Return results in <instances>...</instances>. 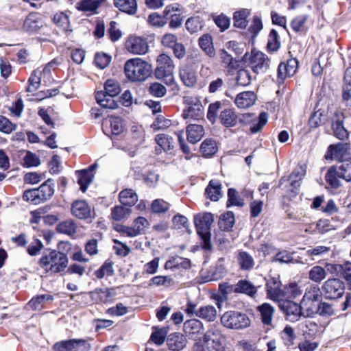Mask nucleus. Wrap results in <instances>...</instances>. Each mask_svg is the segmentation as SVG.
<instances>
[{
    "label": "nucleus",
    "instance_id": "nucleus-34",
    "mask_svg": "<svg viewBox=\"0 0 351 351\" xmlns=\"http://www.w3.org/2000/svg\"><path fill=\"white\" fill-rule=\"evenodd\" d=\"M237 261L242 270H251L254 265V258L247 252L240 251L238 252Z\"/></svg>",
    "mask_w": 351,
    "mask_h": 351
},
{
    "label": "nucleus",
    "instance_id": "nucleus-3",
    "mask_svg": "<svg viewBox=\"0 0 351 351\" xmlns=\"http://www.w3.org/2000/svg\"><path fill=\"white\" fill-rule=\"evenodd\" d=\"M104 89V90L97 92L95 95L97 102L104 108H117L118 104L114 97L121 91L119 84L114 80H108L105 83Z\"/></svg>",
    "mask_w": 351,
    "mask_h": 351
},
{
    "label": "nucleus",
    "instance_id": "nucleus-11",
    "mask_svg": "<svg viewBox=\"0 0 351 351\" xmlns=\"http://www.w3.org/2000/svg\"><path fill=\"white\" fill-rule=\"evenodd\" d=\"M184 102L189 104L187 110H184L182 117L184 119H191L199 120L204 117V108L197 98L189 97H184Z\"/></svg>",
    "mask_w": 351,
    "mask_h": 351
},
{
    "label": "nucleus",
    "instance_id": "nucleus-7",
    "mask_svg": "<svg viewBox=\"0 0 351 351\" xmlns=\"http://www.w3.org/2000/svg\"><path fill=\"white\" fill-rule=\"evenodd\" d=\"M221 324L229 329L242 330L250 326V319L244 313L229 311L221 317Z\"/></svg>",
    "mask_w": 351,
    "mask_h": 351
},
{
    "label": "nucleus",
    "instance_id": "nucleus-35",
    "mask_svg": "<svg viewBox=\"0 0 351 351\" xmlns=\"http://www.w3.org/2000/svg\"><path fill=\"white\" fill-rule=\"evenodd\" d=\"M342 97L346 106L351 107V69H347L345 73Z\"/></svg>",
    "mask_w": 351,
    "mask_h": 351
},
{
    "label": "nucleus",
    "instance_id": "nucleus-19",
    "mask_svg": "<svg viewBox=\"0 0 351 351\" xmlns=\"http://www.w3.org/2000/svg\"><path fill=\"white\" fill-rule=\"evenodd\" d=\"M281 282L278 278H271L267 282V296L274 301H277L284 296V291L281 289Z\"/></svg>",
    "mask_w": 351,
    "mask_h": 351
},
{
    "label": "nucleus",
    "instance_id": "nucleus-39",
    "mask_svg": "<svg viewBox=\"0 0 351 351\" xmlns=\"http://www.w3.org/2000/svg\"><path fill=\"white\" fill-rule=\"evenodd\" d=\"M308 15H300L292 20L291 26L296 32H306L308 29Z\"/></svg>",
    "mask_w": 351,
    "mask_h": 351
},
{
    "label": "nucleus",
    "instance_id": "nucleus-24",
    "mask_svg": "<svg viewBox=\"0 0 351 351\" xmlns=\"http://www.w3.org/2000/svg\"><path fill=\"white\" fill-rule=\"evenodd\" d=\"M179 75L181 81L188 87H193L197 83L195 71L188 65H184L180 69Z\"/></svg>",
    "mask_w": 351,
    "mask_h": 351
},
{
    "label": "nucleus",
    "instance_id": "nucleus-52",
    "mask_svg": "<svg viewBox=\"0 0 351 351\" xmlns=\"http://www.w3.org/2000/svg\"><path fill=\"white\" fill-rule=\"evenodd\" d=\"M114 274L112 263L106 261L101 267L95 271V275L99 279L103 278L104 276H111Z\"/></svg>",
    "mask_w": 351,
    "mask_h": 351
},
{
    "label": "nucleus",
    "instance_id": "nucleus-17",
    "mask_svg": "<svg viewBox=\"0 0 351 351\" xmlns=\"http://www.w3.org/2000/svg\"><path fill=\"white\" fill-rule=\"evenodd\" d=\"M343 114L339 111H336L332 118L334 135L340 140H343L348 136V132L343 125Z\"/></svg>",
    "mask_w": 351,
    "mask_h": 351
},
{
    "label": "nucleus",
    "instance_id": "nucleus-41",
    "mask_svg": "<svg viewBox=\"0 0 351 351\" xmlns=\"http://www.w3.org/2000/svg\"><path fill=\"white\" fill-rule=\"evenodd\" d=\"M217 151L216 142L211 138L205 139L201 144L200 152L205 157H210Z\"/></svg>",
    "mask_w": 351,
    "mask_h": 351
},
{
    "label": "nucleus",
    "instance_id": "nucleus-64",
    "mask_svg": "<svg viewBox=\"0 0 351 351\" xmlns=\"http://www.w3.org/2000/svg\"><path fill=\"white\" fill-rule=\"evenodd\" d=\"M267 117L266 112H261L258 117L257 121L250 127L251 132L255 134L261 131L267 122Z\"/></svg>",
    "mask_w": 351,
    "mask_h": 351
},
{
    "label": "nucleus",
    "instance_id": "nucleus-50",
    "mask_svg": "<svg viewBox=\"0 0 351 351\" xmlns=\"http://www.w3.org/2000/svg\"><path fill=\"white\" fill-rule=\"evenodd\" d=\"M326 119L325 111L318 110L315 111L310 117L308 124L311 128H316L323 124Z\"/></svg>",
    "mask_w": 351,
    "mask_h": 351
},
{
    "label": "nucleus",
    "instance_id": "nucleus-54",
    "mask_svg": "<svg viewBox=\"0 0 351 351\" xmlns=\"http://www.w3.org/2000/svg\"><path fill=\"white\" fill-rule=\"evenodd\" d=\"M330 250V248L328 246L318 245L315 247L308 249L306 252V254L307 256L311 258L313 260L315 259L314 257H321L328 254Z\"/></svg>",
    "mask_w": 351,
    "mask_h": 351
},
{
    "label": "nucleus",
    "instance_id": "nucleus-22",
    "mask_svg": "<svg viewBox=\"0 0 351 351\" xmlns=\"http://www.w3.org/2000/svg\"><path fill=\"white\" fill-rule=\"evenodd\" d=\"M219 120L226 128L234 127L241 121L234 110L231 108L223 110L219 114Z\"/></svg>",
    "mask_w": 351,
    "mask_h": 351
},
{
    "label": "nucleus",
    "instance_id": "nucleus-43",
    "mask_svg": "<svg viewBox=\"0 0 351 351\" xmlns=\"http://www.w3.org/2000/svg\"><path fill=\"white\" fill-rule=\"evenodd\" d=\"M327 276L326 269L319 265L313 266L308 271V278L317 283L321 282Z\"/></svg>",
    "mask_w": 351,
    "mask_h": 351
},
{
    "label": "nucleus",
    "instance_id": "nucleus-26",
    "mask_svg": "<svg viewBox=\"0 0 351 351\" xmlns=\"http://www.w3.org/2000/svg\"><path fill=\"white\" fill-rule=\"evenodd\" d=\"M187 140L191 143H196L204 135V128L198 124H189L186 128Z\"/></svg>",
    "mask_w": 351,
    "mask_h": 351
},
{
    "label": "nucleus",
    "instance_id": "nucleus-6",
    "mask_svg": "<svg viewBox=\"0 0 351 351\" xmlns=\"http://www.w3.org/2000/svg\"><path fill=\"white\" fill-rule=\"evenodd\" d=\"M157 66L155 69V76L158 80H163L167 85L174 83L173 71L175 65L171 58L165 53L159 55L156 60Z\"/></svg>",
    "mask_w": 351,
    "mask_h": 351
},
{
    "label": "nucleus",
    "instance_id": "nucleus-40",
    "mask_svg": "<svg viewBox=\"0 0 351 351\" xmlns=\"http://www.w3.org/2000/svg\"><path fill=\"white\" fill-rule=\"evenodd\" d=\"M250 15V10L242 9L234 14V25L236 27L243 29L247 25V17Z\"/></svg>",
    "mask_w": 351,
    "mask_h": 351
},
{
    "label": "nucleus",
    "instance_id": "nucleus-5",
    "mask_svg": "<svg viewBox=\"0 0 351 351\" xmlns=\"http://www.w3.org/2000/svg\"><path fill=\"white\" fill-rule=\"evenodd\" d=\"M214 221V217L210 213H199L194 217V223L197 234L203 241V248L210 250L212 248L210 243V230Z\"/></svg>",
    "mask_w": 351,
    "mask_h": 351
},
{
    "label": "nucleus",
    "instance_id": "nucleus-9",
    "mask_svg": "<svg viewBox=\"0 0 351 351\" xmlns=\"http://www.w3.org/2000/svg\"><path fill=\"white\" fill-rule=\"evenodd\" d=\"M322 289L326 298L335 300L343 295L345 285L338 278H330L324 282Z\"/></svg>",
    "mask_w": 351,
    "mask_h": 351
},
{
    "label": "nucleus",
    "instance_id": "nucleus-33",
    "mask_svg": "<svg viewBox=\"0 0 351 351\" xmlns=\"http://www.w3.org/2000/svg\"><path fill=\"white\" fill-rule=\"evenodd\" d=\"M235 290L237 293H244L250 297H254L257 292L256 287L247 280H240L236 284Z\"/></svg>",
    "mask_w": 351,
    "mask_h": 351
},
{
    "label": "nucleus",
    "instance_id": "nucleus-36",
    "mask_svg": "<svg viewBox=\"0 0 351 351\" xmlns=\"http://www.w3.org/2000/svg\"><path fill=\"white\" fill-rule=\"evenodd\" d=\"M53 22L65 33L71 32L72 29L70 28V21L69 16L63 12H60L54 14L53 17Z\"/></svg>",
    "mask_w": 351,
    "mask_h": 351
},
{
    "label": "nucleus",
    "instance_id": "nucleus-56",
    "mask_svg": "<svg viewBox=\"0 0 351 351\" xmlns=\"http://www.w3.org/2000/svg\"><path fill=\"white\" fill-rule=\"evenodd\" d=\"M75 346H76L75 339L61 341L53 345V350L54 351H74Z\"/></svg>",
    "mask_w": 351,
    "mask_h": 351
},
{
    "label": "nucleus",
    "instance_id": "nucleus-58",
    "mask_svg": "<svg viewBox=\"0 0 351 351\" xmlns=\"http://www.w3.org/2000/svg\"><path fill=\"white\" fill-rule=\"evenodd\" d=\"M236 80L237 84L240 86H246L250 84L252 76L250 71L247 69H240L237 72Z\"/></svg>",
    "mask_w": 351,
    "mask_h": 351
},
{
    "label": "nucleus",
    "instance_id": "nucleus-51",
    "mask_svg": "<svg viewBox=\"0 0 351 351\" xmlns=\"http://www.w3.org/2000/svg\"><path fill=\"white\" fill-rule=\"evenodd\" d=\"M199 45L202 50L210 57L215 55V49L213 47L211 38L210 36L204 35L200 37L199 39Z\"/></svg>",
    "mask_w": 351,
    "mask_h": 351
},
{
    "label": "nucleus",
    "instance_id": "nucleus-53",
    "mask_svg": "<svg viewBox=\"0 0 351 351\" xmlns=\"http://www.w3.org/2000/svg\"><path fill=\"white\" fill-rule=\"evenodd\" d=\"M40 78H41V71L39 70L34 71L29 79V86L27 88V91L28 92H34L36 91L40 86Z\"/></svg>",
    "mask_w": 351,
    "mask_h": 351
},
{
    "label": "nucleus",
    "instance_id": "nucleus-63",
    "mask_svg": "<svg viewBox=\"0 0 351 351\" xmlns=\"http://www.w3.org/2000/svg\"><path fill=\"white\" fill-rule=\"evenodd\" d=\"M38 197L39 193L38 189L26 190L23 195V198L25 201L30 202L34 204H39L41 203Z\"/></svg>",
    "mask_w": 351,
    "mask_h": 351
},
{
    "label": "nucleus",
    "instance_id": "nucleus-42",
    "mask_svg": "<svg viewBox=\"0 0 351 351\" xmlns=\"http://www.w3.org/2000/svg\"><path fill=\"white\" fill-rule=\"evenodd\" d=\"M190 267V261L180 256L173 257L165 263V268L168 269H187Z\"/></svg>",
    "mask_w": 351,
    "mask_h": 351
},
{
    "label": "nucleus",
    "instance_id": "nucleus-4",
    "mask_svg": "<svg viewBox=\"0 0 351 351\" xmlns=\"http://www.w3.org/2000/svg\"><path fill=\"white\" fill-rule=\"evenodd\" d=\"M326 182L333 188L340 186L339 179L351 181V160L339 162L330 167L326 174Z\"/></svg>",
    "mask_w": 351,
    "mask_h": 351
},
{
    "label": "nucleus",
    "instance_id": "nucleus-1",
    "mask_svg": "<svg viewBox=\"0 0 351 351\" xmlns=\"http://www.w3.org/2000/svg\"><path fill=\"white\" fill-rule=\"evenodd\" d=\"M66 255L56 250L44 253L38 261L39 266L46 272L57 274L64 271L68 265Z\"/></svg>",
    "mask_w": 351,
    "mask_h": 351
},
{
    "label": "nucleus",
    "instance_id": "nucleus-21",
    "mask_svg": "<svg viewBox=\"0 0 351 351\" xmlns=\"http://www.w3.org/2000/svg\"><path fill=\"white\" fill-rule=\"evenodd\" d=\"M43 23L40 14L36 12H32L25 19L23 23V28L28 32L34 33L41 29L43 26Z\"/></svg>",
    "mask_w": 351,
    "mask_h": 351
},
{
    "label": "nucleus",
    "instance_id": "nucleus-31",
    "mask_svg": "<svg viewBox=\"0 0 351 351\" xmlns=\"http://www.w3.org/2000/svg\"><path fill=\"white\" fill-rule=\"evenodd\" d=\"M114 5L120 11L128 14H134L137 11L136 0H114Z\"/></svg>",
    "mask_w": 351,
    "mask_h": 351
},
{
    "label": "nucleus",
    "instance_id": "nucleus-15",
    "mask_svg": "<svg viewBox=\"0 0 351 351\" xmlns=\"http://www.w3.org/2000/svg\"><path fill=\"white\" fill-rule=\"evenodd\" d=\"M127 50L133 54H145L149 50L147 42L140 36H130L125 43Z\"/></svg>",
    "mask_w": 351,
    "mask_h": 351
},
{
    "label": "nucleus",
    "instance_id": "nucleus-44",
    "mask_svg": "<svg viewBox=\"0 0 351 351\" xmlns=\"http://www.w3.org/2000/svg\"><path fill=\"white\" fill-rule=\"evenodd\" d=\"M56 230L58 232L72 236L76 232L77 226L73 220L69 219L60 222L57 226Z\"/></svg>",
    "mask_w": 351,
    "mask_h": 351
},
{
    "label": "nucleus",
    "instance_id": "nucleus-27",
    "mask_svg": "<svg viewBox=\"0 0 351 351\" xmlns=\"http://www.w3.org/2000/svg\"><path fill=\"white\" fill-rule=\"evenodd\" d=\"M101 2V0H80L76 3L75 8L79 11L95 14L97 13V10Z\"/></svg>",
    "mask_w": 351,
    "mask_h": 351
},
{
    "label": "nucleus",
    "instance_id": "nucleus-23",
    "mask_svg": "<svg viewBox=\"0 0 351 351\" xmlns=\"http://www.w3.org/2000/svg\"><path fill=\"white\" fill-rule=\"evenodd\" d=\"M186 337L184 335L180 332H174L168 337L167 343L171 350L180 351L186 347Z\"/></svg>",
    "mask_w": 351,
    "mask_h": 351
},
{
    "label": "nucleus",
    "instance_id": "nucleus-2",
    "mask_svg": "<svg viewBox=\"0 0 351 351\" xmlns=\"http://www.w3.org/2000/svg\"><path fill=\"white\" fill-rule=\"evenodd\" d=\"M126 77L132 82L145 81L151 74L152 66L141 58H132L124 66Z\"/></svg>",
    "mask_w": 351,
    "mask_h": 351
},
{
    "label": "nucleus",
    "instance_id": "nucleus-25",
    "mask_svg": "<svg viewBox=\"0 0 351 351\" xmlns=\"http://www.w3.org/2000/svg\"><path fill=\"white\" fill-rule=\"evenodd\" d=\"M217 315L216 308L213 305H203L198 308L197 317L206 322H214Z\"/></svg>",
    "mask_w": 351,
    "mask_h": 351
},
{
    "label": "nucleus",
    "instance_id": "nucleus-45",
    "mask_svg": "<svg viewBox=\"0 0 351 351\" xmlns=\"http://www.w3.org/2000/svg\"><path fill=\"white\" fill-rule=\"evenodd\" d=\"M234 223V216L233 213L227 212L222 215L219 220V226L221 230L228 231Z\"/></svg>",
    "mask_w": 351,
    "mask_h": 351
},
{
    "label": "nucleus",
    "instance_id": "nucleus-59",
    "mask_svg": "<svg viewBox=\"0 0 351 351\" xmlns=\"http://www.w3.org/2000/svg\"><path fill=\"white\" fill-rule=\"evenodd\" d=\"M147 22L149 25L155 27H162L167 24L166 19L156 12L149 15Z\"/></svg>",
    "mask_w": 351,
    "mask_h": 351
},
{
    "label": "nucleus",
    "instance_id": "nucleus-48",
    "mask_svg": "<svg viewBox=\"0 0 351 351\" xmlns=\"http://www.w3.org/2000/svg\"><path fill=\"white\" fill-rule=\"evenodd\" d=\"M155 140L156 143L165 152L171 150L174 147L173 138L165 134H158Z\"/></svg>",
    "mask_w": 351,
    "mask_h": 351
},
{
    "label": "nucleus",
    "instance_id": "nucleus-18",
    "mask_svg": "<svg viewBox=\"0 0 351 351\" xmlns=\"http://www.w3.org/2000/svg\"><path fill=\"white\" fill-rule=\"evenodd\" d=\"M71 213L73 216L80 219H87L92 217L90 206L84 200L74 202L71 206Z\"/></svg>",
    "mask_w": 351,
    "mask_h": 351
},
{
    "label": "nucleus",
    "instance_id": "nucleus-14",
    "mask_svg": "<svg viewBox=\"0 0 351 351\" xmlns=\"http://www.w3.org/2000/svg\"><path fill=\"white\" fill-rule=\"evenodd\" d=\"M298 69V61L296 59H290L287 62H282L279 64L277 71V82L282 84L287 77L293 76Z\"/></svg>",
    "mask_w": 351,
    "mask_h": 351
},
{
    "label": "nucleus",
    "instance_id": "nucleus-49",
    "mask_svg": "<svg viewBox=\"0 0 351 351\" xmlns=\"http://www.w3.org/2000/svg\"><path fill=\"white\" fill-rule=\"evenodd\" d=\"M186 29L191 34L200 31L203 27V23L200 17L193 16L189 18L185 23Z\"/></svg>",
    "mask_w": 351,
    "mask_h": 351
},
{
    "label": "nucleus",
    "instance_id": "nucleus-13",
    "mask_svg": "<svg viewBox=\"0 0 351 351\" xmlns=\"http://www.w3.org/2000/svg\"><path fill=\"white\" fill-rule=\"evenodd\" d=\"M204 324L198 319H191L184 323V332L186 337L195 341L200 340L204 336Z\"/></svg>",
    "mask_w": 351,
    "mask_h": 351
},
{
    "label": "nucleus",
    "instance_id": "nucleus-8",
    "mask_svg": "<svg viewBox=\"0 0 351 351\" xmlns=\"http://www.w3.org/2000/svg\"><path fill=\"white\" fill-rule=\"evenodd\" d=\"M203 341L208 351H224L226 338L221 330L215 325H211L204 334Z\"/></svg>",
    "mask_w": 351,
    "mask_h": 351
},
{
    "label": "nucleus",
    "instance_id": "nucleus-32",
    "mask_svg": "<svg viewBox=\"0 0 351 351\" xmlns=\"http://www.w3.org/2000/svg\"><path fill=\"white\" fill-rule=\"evenodd\" d=\"M37 189L41 203L51 199L53 195V183L51 179H48Z\"/></svg>",
    "mask_w": 351,
    "mask_h": 351
},
{
    "label": "nucleus",
    "instance_id": "nucleus-12",
    "mask_svg": "<svg viewBox=\"0 0 351 351\" xmlns=\"http://www.w3.org/2000/svg\"><path fill=\"white\" fill-rule=\"evenodd\" d=\"M250 66L252 71L258 74L265 73L270 66V60L263 52L252 51L250 60Z\"/></svg>",
    "mask_w": 351,
    "mask_h": 351
},
{
    "label": "nucleus",
    "instance_id": "nucleus-46",
    "mask_svg": "<svg viewBox=\"0 0 351 351\" xmlns=\"http://www.w3.org/2000/svg\"><path fill=\"white\" fill-rule=\"evenodd\" d=\"M53 296L49 294L38 295L32 298L28 303L30 308L34 310H41L45 302L52 300Z\"/></svg>",
    "mask_w": 351,
    "mask_h": 351
},
{
    "label": "nucleus",
    "instance_id": "nucleus-30",
    "mask_svg": "<svg viewBox=\"0 0 351 351\" xmlns=\"http://www.w3.org/2000/svg\"><path fill=\"white\" fill-rule=\"evenodd\" d=\"M132 213V208L123 204L111 208V218L117 221L127 219Z\"/></svg>",
    "mask_w": 351,
    "mask_h": 351
},
{
    "label": "nucleus",
    "instance_id": "nucleus-57",
    "mask_svg": "<svg viewBox=\"0 0 351 351\" xmlns=\"http://www.w3.org/2000/svg\"><path fill=\"white\" fill-rule=\"evenodd\" d=\"M304 298L310 301H317L322 298V292L319 287L317 285H311L306 289Z\"/></svg>",
    "mask_w": 351,
    "mask_h": 351
},
{
    "label": "nucleus",
    "instance_id": "nucleus-28",
    "mask_svg": "<svg viewBox=\"0 0 351 351\" xmlns=\"http://www.w3.org/2000/svg\"><path fill=\"white\" fill-rule=\"evenodd\" d=\"M205 193L207 197L211 201H218L222 196L221 183L217 180H210L206 189Z\"/></svg>",
    "mask_w": 351,
    "mask_h": 351
},
{
    "label": "nucleus",
    "instance_id": "nucleus-47",
    "mask_svg": "<svg viewBox=\"0 0 351 351\" xmlns=\"http://www.w3.org/2000/svg\"><path fill=\"white\" fill-rule=\"evenodd\" d=\"M90 294L92 300L95 302H106L111 297V293L107 288L97 289Z\"/></svg>",
    "mask_w": 351,
    "mask_h": 351
},
{
    "label": "nucleus",
    "instance_id": "nucleus-16",
    "mask_svg": "<svg viewBox=\"0 0 351 351\" xmlns=\"http://www.w3.org/2000/svg\"><path fill=\"white\" fill-rule=\"evenodd\" d=\"M280 308L287 316V319L291 322L298 320L302 315L301 306L291 300H285L280 303Z\"/></svg>",
    "mask_w": 351,
    "mask_h": 351
},
{
    "label": "nucleus",
    "instance_id": "nucleus-60",
    "mask_svg": "<svg viewBox=\"0 0 351 351\" xmlns=\"http://www.w3.org/2000/svg\"><path fill=\"white\" fill-rule=\"evenodd\" d=\"M316 313L321 316L329 317L335 314V309L332 304L322 302L318 304Z\"/></svg>",
    "mask_w": 351,
    "mask_h": 351
},
{
    "label": "nucleus",
    "instance_id": "nucleus-38",
    "mask_svg": "<svg viewBox=\"0 0 351 351\" xmlns=\"http://www.w3.org/2000/svg\"><path fill=\"white\" fill-rule=\"evenodd\" d=\"M75 174L77 176V182L80 186V190L84 193L92 182L94 176L88 170L84 169L75 171Z\"/></svg>",
    "mask_w": 351,
    "mask_h": 351
},
{
    "label": "nucleus",
    "instance_id": "nucleus-61",
    "mask_svg": "<svg viewBox=\"0 0 351 351\" xmlns=\"http://www.w3.org/2000/svg\"><path fill=\"white\" fill-rule=\"evenodd\" d=\"M112 241L116 245L114 246V249L117 255L125 257L130 253L131 249L127 244L116 239H113Z\"/></svg>",
    "mask_w": 351,
    "mask_h": 351
},
{
    "label": "nucleus",
    "instance_id": "nucleus-20",
    "mask_svg": "<svg viewBox=\"0 0 351 351\" xmlns=\"http://www.w3.org/2000/svg\"><path fill=\"white\" fill-rule=\"evenodd\" d=\"M256 99V95L254 91H244L237 95L234 104L240 109H246L252 106Z\"/></svg>",
    "mask_w": 351,
    "mask_h": 351
},
{
    "label": "nucleus",
    "instance_id": "nucleus-55",
    "mask_svg": "<svg viewBox=\"0 0 351 351\" xmlns=\"http://www.w3.org/2000/svg\"><path fill=\"white\" fill-rule=\"evenodd\" d=\"M280 46L278 32L275 29H271L268 36L267 47L269 51H275L280 48Z\"/></svg>",
    "mask_w": 351,
    "mask_h": 351
},
{
    "label": "nucleus",
    "instance_id": "nucleus-10",
    "mask_svg": "<svg viewBox=\"0 0 351 351\" xmlns=\"http://www.w3.org/2000/svg\"><path fill=\"white\" fill-rule=\"evenodd\" d=\"M350 145L348 143H338L337 145H330L328 147L325 155L326 160L335 159L339 162L351 160V154L349 152Z\"/></svg>",
    "mask_w": 351,
    "mask_h": 351
},
{
    "label": "nucleus",
    "instance_id": "nucleus-62",
    "mask_svg": "<svg viewBox=\"0 0 351 351\" xmlns=\"http://www.w3.org/2000/svg\"><path fill=\"white\" fill-rule=\"evenodd\" d=\"M40 164L39 157L31 152H27L23 158V165L27 167H38Z\"/></svg>",
    "mask_w": 351,
    "mask_h": 351
},
{
    "label": "nucleus",
    "instance_id": "nucleus-29",
    "mask_svg": "<svg viewBox=\"0 0 351 351\" xmlns=\"http://www.w3.org/2000/svg\"><path fill=\"white\" fill-rule=\"evenodd\" d=\"M119 199L121 204L130 208L138 202V195L131 189L122 190L119 195Z\"/></svg>",
    "mask_w": 351,
    "mask_h": 351
},
{
    "label": "nucleus",
    "instance_id": "nucleus-37",
    "mask_svg": "<svg viewBox=\"0 0 351 351\" xmlns=\"http://www.w3.org/2000/svg\"><path fill=\"white\" fill-rule=\"evenodd\" d=\"M258 311L261 313L262 322L265 325L271 326L274 308L269 304L264 303L258 307Z\"/></svg>",
    "mask_w": 351,
    "mask_h": 351
}]
</instances>
